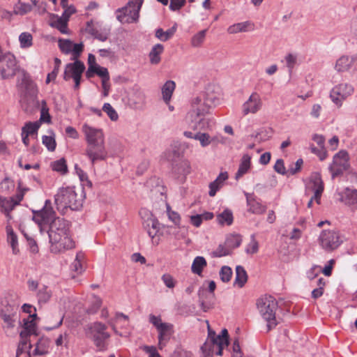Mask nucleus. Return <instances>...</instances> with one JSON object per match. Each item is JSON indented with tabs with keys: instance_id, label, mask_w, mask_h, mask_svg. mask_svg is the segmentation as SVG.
<instances>
[{
	"instance_id": "obj_10",
	"label": "nucleus",
	"mask_w": 357,
	"mask_h": 357,
	"mask_svg": "<svg viewBox=\"0 0 357 357\" xmlns=\"http://www.w3.org/2000/svg\"><path fill=\"white\" fill-rule=\"evenodd\" d=\"M0 73L3 79L13 77L17 70L15 56L10 53L0 54Z\"/></svg>"
},
{
	"instance_id": "obj_17",
	"label": "nucleus",
	"mask_w": 357,
	"mask_h": 357,
	"mask_svg": "<svg viewBox=\"0 0 357 357\" xmlns=\"http://www.w3.org/2000/svg\"><path fill=\"white\" fill-rule=\"evenodd\" d=\"M19 191L15 197H6L0 195V208L1 212L12 211L14 207L20 204L22 200L24 192L26 189H21L19 185Z\"/></svg>"
},
{
	"instance_id": "obj_13",
	"label": "nucleus",
	"mask_w": 357,
	"mask_h": 357,
	"mask_svg": "<svg viewBox=\"0 0 357 357\" xmlns=\"http://www.w3.org/2000/svg\"><path fill=\"white\" fill-rule=\"evenodd\" d=\"M85 70V66L83 62L76 60L74 63H68L63 74V79L69 80L73 78L75 81V89H79L82 75Z\"/></svg>"
},
{
	"instance_id": "obj_16",
	"label": "nucleus",
	"mask_w": 357,
	"mask_h": 357,
	"mask_svg": "<svg viewBox=\"0 0 357 357\" xmlns=\"http://www.w3.org/2000/svg\"><path fill=\"white\" fill-rule=\"evenodd\" d=\"M82 131L84 135L87 145L94 144L105 142V137L102 130L84 123Z\"/></svg>"
},
{
	"instance_id": "obj_25",
	"label": "nucleus",
	"mask_w": 357,
	"mask_h": 357,
	"mask_svg": "<svg viewBox=\"0 0 357 357\" xmlns=\"http://www.w3.org/2000/svg\"><path fill=\"white\" fill-rule=\"evenodd\" d=\"M251 168V156L249 154L243 155L238 171L235 174V179L238 180L247 174Z\"/></svg>"
},
{
	"instance_id": "obj_43",
	"label": "nucleus",
	"mask_w": 357,
	"mask_h": 357,
	"mask_svg": "<svg viewBox=\"0 0 357 357\" xmlns=\"http://www.w3.org/2000/svg\"><path fill=\"white\" fill-rule=\"evenodd\" d=\"M32 10V6L29 3L19 1L14 6L13 13L15 15H24Z\"/></svg>"
},
{
	"instance_id": "obj_35",
	"label": "nucleus",
	"mask_w": 357,
	"mask_h": 357,
	"mask_svg": "<svg viewBox=\"0 0 357 357\" xmlns=\"http://www.w3.org/2000/svg\"><path fill=\"white\" fill-rule=\"evenodd\" d=\"M207 263L204 257H196L192 264L191 271L193 273L201 275L203 269L206 266Z\"/></svg>"
},
{
	"instance_id": "obj_12",
	"label": "nucleus",
	"mask_w": 357,
	"mask_h": 357,
	"mask_svg": "<svg viewBox=\"0 0 357 357\" xmlns=\"http://www.w3.org/2000/svg\"><path fill=\"white\" fill-rule=\"evenodd\" d=\"M319 240L321 248L328 252L337 249L342 242L339 233L335 230L322 231Z\"/></svg>"
},
{
	"instance_id": "obj_28",
	"label": "nucleus",
	"mask_w": 357,
	"mask_h": 357,
	"mask_svg": "<svg viewBox=\"0 0 357 357\" xmlns=\"http://www.w3.org/2000/svg\"><path fill=\"white\" fill-rule=\"evenodd\" d=\"M254 29V24L250 21L238 22L229 26L227 32L229 34H236L242 32H247Z\"/></svg>"
},
{
	"instance_id": "obj_48",
	"label": "nucleus",
	"mask_w": 357,
	"mask_h": 357,
	"mask_svg": "<svg viewBox=\"0 0 357 357\" xmlns=\"http://www.w3.org/2000/svg\"><path fill=\"white\" fill-rule=\"evenodd\" d=\"M241 236L237 234L231 235L226 240V244L230 250L238 248L241 245Z\"/></svg>"
},
{
	"instance_id": "obj_46",
	"label": "nucleus",
	"mask_w": 357,
	"mask_h": 357,
	"mask_svg": "<svg viewBox=\"0 0 357 357\" xmlns=\"http://www.w3.org/2000/svg\"><path fill=\"white\" fill-rule=\"evenodd\" d=\"M207 30L204 29L195 34L191 39V45L194 47H198L204 41Z\"/></svg>"
},
{
	"instance_id": "obj_15",
	"label": "nucleus",
	"mask_w": 357,
	"mask_h": 357,
	"mask_svg": "<svg viewBox=\"0 0 357 357\" xmlns=\"http://www.w3.org/2000/svg\"><path fill=\"white\" fill-rule=\"evenodd\" d=\"M85 153L92 164L99 160H105L107 157L105 142L87 145Z\"/></svg>"
},
{
	"instance_id": "obj_55",
	"label": "nucleus",
	"mask_w": 357,
	"mask_h": 357,
	"mask_svg": "<svg viewBox=\"0 0 357 357\" xmlns=\"http://www.w3.org/2000/svg\"><path fill=\"white\" fill-rule=\"evenodd\" d=\"M232 275L231 268L227 266H224L220 271V277L223 282H227L230 280Z\"/></svg>"
},
{
	"instance_id": "obj_49",
	"label": "nucleus",
	"mask_w": 357,
	"mask_h": 357,
	"mask_svg": "<svg viewBox=\"0 0 357 357\" xmlns=\"http://www.w3.org/2000/svg\"><path fill=\"white\" fill-rule=\"evenodd\" d=\"M38 301L46 303L51 297V293L48 290L47 287L43 285L37 293Z\"/></svg>"
},
{
	"instance_id": "obj_50",
	"label": "nucleus",
	"mask_w": 357,
	"mask_h": 357,
	"mask_svg": "<svg viewBox=\"0 0 357 357\" xmlns=\"http://www.w3.org/2000/svg\"><path fill=\"white\" fill-rule=\"evenodd\" d=\"M51 167L52 169L59 172L61 174H65L67 172V165L66 160L63 158L59 159L52 163Z\"/></svg>"
},
{
	"instance_id": "obj_53",
	"label": "nucleus",
	"mask_w": 357,
	"mask_h": 357,
	"mask_svg": "<svg viewBox=\"0 0 357 357\" xmlns=\"http://www.w3.org/2000/svg\"><path fill=\"white\" fill-rule=\"evenodd\" d=\"M59 47L61 51L65 54H69L72 51L73 43L70 40L59 39Z\"/></svg>"
},
{
	"instance_id": "obj_14",
	"label": "nucleus",
	"mask_w": 357,
	"mask_h": 357,
	"mask_svg": "<svg viewBox=\"0 0 357 357\" xmlns=\"http://www.w3.org/2000/svg\"><path fill=\"white\" fill-rule=\"evenodd\" d=\"M139 215L142 219V224L144 229L147 231L149 236L153 238L159 231V222L153 216L152 213L146 208L141 209Z\"/></svg>"
},
{
	"instance_id": "obj_60",
	"label": "nucleus",
	"mask_w": 357,
	"mask_h": 357,
	"mask_svg": "<svg viewBox=\"0 0 357 357\" xmlns=\"http://www.w3.org/2000/svg\"><path fill=\"white\" fill-rule=\"evenodd\" d=\"M285 61L287 67L288 68L289 72L291 73L294 66L297 63V56L294 54H288L285 56Z\"/></svg>"
},
{
	"instance_id": "obj_63",
	"label": "nucleus",
	"mask_w": 357,
	"mask_h": 357,
	"mask_svg": "<svg viewBox=\"0 0 357 357\" xmlns=\"http://www.w3.org/2000/svg\"><path fill=\"white\" fill-rule=\"evenodd\" d=\"M218 341L222 343V345L225 347H228L229 344V336L228 331L227 329H222L221 333L219 335L216 334V337H215Z\"/></svg>"
},
{
	"instance_id": "obj_31",
	"label": "nucleus",
	"mask_w": 357,
	"mask_h": 357,
	"mask_svg": "<svg viewBox=\"0 0 357 357\" xmlns=\"http://www.w3.org/2000/svg\"><path fill=\"white\" fill-rule=\"evenodd\" d=\"M94 74L98 75L103 79H109V72L106 68L97 66L96 67H89L86 72V76L88 78L92 77Z\"/></svg>"
},
{
	"instance_id": "obj_42",
	"label": "nucleus",
	"mask_w": 357,
	"mask_h": 357,
	"mask_svg": "<svg viewBox=\"0 0 357 357\" xmlns=\"http://www.w3.org/2000/svg\"><path fill=\"white\" fill-rule=\"evenodd\" d=\"M176 32V27L173 26L167 31H163L162 29H158L155 31V37L161 41H167L171 38Z\"/></svg>"
},
{
	"instance_id": "obj_32",
	"label": "nucleus",
	"mask_w": 357,
	"mask_h": 357,
	"mask_svg": "<svg viewBox=\"0 0 357 357\" xmlns=\"http://www.w3.org/2000/svg\"><path fill=\"white\" fill-rule=\"evenodd\" d=\"M354 59V58H349L347 56H342L335 63V70L338 72H344L348 70L351 68Z\"/></svg>"
},
{
	"instance_id": "obj_37",
	"label": "nucleus",
	"mask_w": 357,
	"mask_h": 357,
	"mask_svg": "<svg viewBox=\"0 0 357 357\" xmlns=\"http://www.w3.org/2000/svg\"><path fill=\"white\" fill-rule=\"evenodd\" d=\"M175 82L169 80L165 83L162 88V98L166 103H168L172 98L173 91L175 89Z\"/></svg>"
},
{
	"instance_id": "obj_56",
	"label": "nucleus",
	"mask_w": 357,
	"mask_h": 357,
	"mask_svg": "<svg viewBox=\"0 0 357 357\" xmlns=\"http://www.w3.org/2000/svg\"><path fill=\"white\" fill-rule=\"evenodd\" d=\"M167 213L169 219L172 222H173L176 226L179 227L180 223H181L180 215L177 212L172 211L171 208L169 205L167 206Z\"/></svg>"
},
{
	"instance_id": "obj_36",
	"label": "nucleus",
	"mask_w": 357,
	"mask_h": 357,
	"mask_svg": "<svg viewBox=\"0 0 357 357\" xmlns=\"http://www.w3.org/2000/svg\"><path fill=\"white\" fill-rule=\"evenodd\" d=\"M0 317L3 321L2 328L6 332L15 326V323L17 320V314H0Z\"/></svg>"
},
{
	"instance_id": "obj_64",
	"label": "nucleus",
	"mask_w": 357,
	"mask_h": 357,
	"mask_svg": "<svg viewBox=\"0 0 357 357\" xmlns=\"http://www.w3.org/2000/svg\"><path fill=\"white\" fill-rule=\"evenodd\" d=\"M311 152L316 154L321 160H324L327 157V152L325 148L314 147L313 145L310 146Z\"/></svg>"
},
{
	"instance_id": "obj_62",
	"label": "nucleus",
	"mask_w": 357,
	"mask_h": 357,
	"mask_svg": "<svg viewBox=\"0 0 357 357\" xmlns=\"http://www.w3.org/2000/svg\"><path fill=\"white\" fill-rule=\"evenodd\" d=\"M303 164V160L301 158H299L296 160L294 164H292L289 166L288 169V173L291 175H294L299 172L301 169L302 165Z\"/></svg>"
},
{
	"instance_id": "obj_19",
	"label": "nucleus",
	"mask_w": 357,
	"mask_h": 357,
	"mask_svg": "<svg viewBox=\"0 0 357 357\" xmlns=\"http://www.w3.org/2000/svg\"><path fill=\"white\" fill-rule=\"evenodd\" d=\"M128 101L131 107L136 109H142L146 104L144 91L138 86L132 89L129 94Z\"/></svg>"
},
{
	"instance_id": "obj_18",
	"label": "nucleus",
	"mask_w": 357,
	"mask_h": 357,
	"mask_svg": "<svg viewBox=\"0 0 357 357\" xmlns=\"http://www.w3.org/2000/svg\"><path fill=\"white\" fill-rule=\"evenodd\" d=\"M262 101L259 94L253 92L242 105V112L243 115H248L250 113L255 114L261 109Z\"/></svg>"
},
{
	"instance_id": "obj_61",
	"label": "nucleus",
	"mask_w": 357,
	"mask_h": 357,
	"mask_svg": "<svg viewBox=\"0 0 357 357\" xmlns=\"http://www.w3.org/2000/svg\"><path fill=\"white\" fill-rule=\"evenodd\" d=\"M161 280L164 282L165 286L169 289H173L176 286V281L169 273L163 274L161 277Z\"/></svg>"
},
{
	"instance_id": "obj_44",
	"label": "nucleus",
	"mask_w": 357,
	"mask_h": 357,
	"mask_svg": "<svg viewBox=\"0 0 357 357\" xmlns=\"http://www.w3.org/2000/svg\"><path fill=\"white\" fill-rule=\"evenodd\" d=\"M19 41L22 48H29L33 45V36L29 32H23L19 36Z\"/></svg>"
},
{
	"instance_id": "obj_22",
	"label": "nucleus",
	"mask_w": 357,
	"mask_h": 357,
	"mask_svg": "<svg viewBox=\"0 0 357 357\" xmlns=\"http://www.w3.org/2000/svg\"><path fill=\"white\" fill-rule=\"evenodd\" d=\"M173 326L171 324H164L162 326L158 329V347L160 349H162L166 343L170 339L173 331Z\"/></svg>"
},
{
	"instance_id": "obj_27",
	"label": "nucleus",
	"mask_w": 357,
	"mask_h": 357,
	"mask_svg": "<svg viewBox=\"0 0 357 357\" xmlns=\"http://www.w3.org/2000/svg\"><path fill=\"white\" fill-rule=\"evenodd\" d=\"M6 231L7 236V243L12 248L13 255H17L20 252L18 248V239L17 234L14 232L10 225L8 224L6 227Z\"/></svg>"
},
{
	"instance_id": "obj_57",
	"label": "nucleus",
	"mask_w": 357,
	"mask_h": 357,
	"mask_svg": "<svg viewBox=\"0 0 357 357\" xmlns=\"http://www.w3.org/2000/svg\"><path fill=\"white\" fill-rule=\"evenodd\" d=\"M102 110L107 114L112 121H114L118 119L119 116L117 112L109 103H105L102 107Z\"/></svg>"
},
{
	"instance_id": "obj_54",
	"label": "nucleus",
	"mask_w": 357,
	"mask_h": 357,
	"mask_svg": "<svg viewBox=\"0 0 357 357\" xmlns=\"http://www.w3.org/2000/svg\"><path fill=\"white\" fill-rule=\"evenodd\" d=\"M43 144L47 147L48 151H54L56 149V141L54 136H43Z\"/></svg>"
},
{
	"instance_id": "obj_30",
	"label": "nucleus",
	"mask_w": 357,
	"mask_h": 357,
	"mask_svg": "<svg viewBox=\"0 0 357 357\" xmlns=\"http://www.w3.org/2000/svg\"><path fill=\"white\" fill-rule=\"evenodd\" d=\"M20 341L17 349V356H20L24 351H27L28 356H30V349L32 345L29 337L25 336L24 332H20Z\"/></svg>"
},
{
	"instance_id": "obj_21",
	"label": "nucleus",
	"mask_w": 357,
	"mask_h": 357,
	"mask_svg": "<svg viewBox=\"0 0 357 357\" xmlns=\"http://www.w3.org/2000/svg\"><path fill=\"white\" fill-rule=\"evenodd\" d=\"M17 296L13 294V300L4 297L1 301L0 314H17L19 304L16 301Z\"/></svg>"
},
{
	"instance_id": "obj_33",
	"label": "nucleus",
	"mask_w": 357,
	"mask_h": 357,
	"mask_svg": "<svg viewBox=\"0 0 357 357\" xmlns=\"http://www.w3.org/2000/svg\"><path fill=\"white\" fill-rule=\"evenodd\" d=\"M35 317H36V314L31 316V319L29 317L27 319L23 320V330L21 332H24L26 337H29L32 334L38 335L36 333V325L33 319Z\"/></svg>"
},
{
	"instance_id": "obj_9",
	"label": "nucleus",
	"mask_w": 357,
	"mask_h": 357,
	"mask_svg": "<svg viewBox=\"0 0 357 357\" xmlns=\"http://www.w3.org/2000/svg\"><path fill=\"white\" fill-rule=\"evenodd\" d=\"M349 167V153L344 150L340 151L334 155L333 162L329 166L332 178L342 175Z\"/></svg>"
},
{
	"instance_id": "obj_34",
	"label": "nucleus",
	"mask_w": 357,
	"mask_h": 357,
	"mask_svg": "<svg viewBox=\"0 0 357 357\" xmlns=\"http://www.w3.org/2000/svg\"><path fill=\"white\" fill-rule=\"evenodd\" d=\"M50 340L47 337H41L38 340L33 351L35 355L43 356L48 353Z\"/></svg>"
},
{
	"instance_id": "obj_11",
	"label": "nucleus",
	"mask_w": 357,
	"mask_h": 357,
	"mask_svg": "<svg viewBox=\"0 0 357 357\" xmlns=\"http://www.w3.org/2000/svg\"><path fill=\"white\" fill-rule=\"evenodd\" d=\"M307 190L314 192V195L310 199L307 203V207L311 208L314 200L319 204L321 197L324 191V183L322 181L321 175L314 172L312 174L310 178V181L307 185Z\"/></svg>"
},
{
	"instance_id": "obj_51",
	"label": "nucleus",
	"mask_w": 357,
	"mask_h": 357,
	"mask_svg": "<svg viewBox=\"0 0 357 357\" xmlns=\"http://www.w3.org/2000/svg\"><path fill=\"white\" fill-rule=\"evenodd\" d=\"M39 128V124L37 122H29L26 123L22 129V132L28 134L29 135H34L37 132Z\"/></svg>"
},
{
	"instance_id": "obj_20",
	"label": "nucleus",
	"mask_w": 357,
	"mask_h": 357,
	"mask_svg": "<svg viewBox=\"0 0 357 357\" xmlns=\"http://www.w3.org/2000/svg\"><path fill=\"white\" fill-rule=\"evenodd\" d=\"M86 31L95 38L102 42L107 39L109 33L108 29L102 28V26L98 22L93 23V21L87 22Z\"/></svg>"
},
{
	"instance_id": "obj_5",
	"label": "nucleus",
	"mask_w": 357,
	"mask_h": 357,
	"mask_svg": "<svg viewBox=\"0 0 357 357\" xmlns=\"http://www.w3.org/2000/svg\"><path fill=\"white\" fill-rule=\"evenodd\" d=\"M257 307L260 315L267 322L268 331L271 330L277 325V301L271 296H265L257 300Z\"/></svg>"
},
{
	"instance_id": "obj_1",
	"label": "nucleus",
	"mask_w": 357,
	"mask_h": 357,
	"mask_svg": "<svg viewBox=\"0 0 357 357\" xmlns=\"http://www.w3.org/2000/svg\"><path fill=\"white\" fill-rule=\"evenodd\" d=\"M33 220L38 225L40 232H47L51 252L59 254L75 247L70 234L69 222L56 216L50 200L45 201L41 210L33 211Z\"/></svg>"
},
{
	"instance_id": "obj_2",
	"label": "nucleus",
	"mask_w": 357,
	"mask_h": 357,
	"mask_svg": "<svg viewBox=\"0 0 357 357\" xmlns=\"http://www.w3.org/2000/svg\"><path fill=\"white\" fill-rule=\"evenodd\" d=\"M219 100L213 87L192 98L191 108L186 115V121L193 130H205L211 122L208 117L211 108Z\"/></svg>"
},
{
	"instance_id": "obj_4",
	"label": "nucleus",
	"mask_w": 357,
	"mask_h": 357,
	"mask_svg": "<svg viewBox=\"0 0 357 357\" xmlns=\"http://www.w3.org/2000/svg\"><path fill=\"white\" fill-rule=\"evenodd\" d=\"M107 328V326L100 321L89 324L84 327L86 337L93 342L98 351L107 349V340L110 334L106 331Z\"/></svg>"
},
{
	"instance_id": "obj_52",
	"label": "nucleus",
	"mask_w": 357,
	"mask_h": 357,
	"mask_svg": "<svg viewBox=\"0 0 357 357\" xmlns=\"http://www.w3.org/2000/svg\"><path fill=\"white\" fill-rule=\"evenodd\" d=\"M230 254L231 250L229 248L222 244L219 245L216 250L212 252L213 256L215 257H221Z\"/></svg>"
},
{
	"instance_id": "obj_39",
	"label": "nucleus",
	"mask_w": 357,
	"mask_h": 357,
	"mask_svg": "<svg viewBox=\"0 0 357 357\" xmlns=\"http://www.w3.org/2000/svg\"><path fill=\"white\" fill-rule=\"evenodd\" d=\"M15 189L14 181L8 177H6L0 183V195H6L13 192Z\"/></svg>"
},
{
	"instance_id": "obj_26",
	"label": "nucleus",
	"mask_w": 357,
	"mask_h": 357,
	"mask_svg": "<svg viewBox=\"0 0 357 357\" xmlns=\"http://www.w3.org/2000/svg\"><path fill=\"white\" fill-rule=\"evenodd\" d=\"M228 179L227 172H221L215 181L209 184L208 195L210 197H214L216 192L223 186L224 183Z\"/></svg>"
},
{
	"instance_id": "obj_7",
	"label": "nucleus",
	"mask_w": 357,
	"mask_h": 357,
	"mask_svg": "<svg viewBox=\"0 0 357 357\" xmlns=\"http://www.w3.org/2000/svg\"><path fill=\"white\" fill-rule=\"evenodd\" d=\"M143 0H129L127 5L117 10V20L121 23H133L137 21Z\"/></svg>"
},
{
	"instance_id": "obj_59",
	"label": "nucleus",
	"mask_w": 357,
	"mask_h": 357,
	"mask_svg": "<svg viewBox=\"0 0 357 357\" xmlns=\"http://www.w3.org/2000/svg\"><path fill=\"white\" fill-rule=\"evenodd\" d=\"M194 139L199 141L204 147L211 144L210 135L207 133L197 132L195 134Z\"/></svg>"
},
{
	"instance_id": "obj_6",
	"label": "nucleus",
	"mask_w": 357,
	"mask_h": 357,
	"mask_svg": "<svg viewBox=\"0 0 357 357\" xmlns=\"http://www.w3.org/2000/svg\"><path fill=\"white\" fill-rule=\"evenodd\" d=\"M354 93V87L352 84L347 82H341L331 89L329 98L332 102L338 108L341 107L344 100L351 97Z\"/></svg>"
},
{
	"instance_id": "obj_58",
	"label": "nucleus",
	"mask_w": 357,
	"mask_h": 357,
	"mask_svg": "<svg viewBox=\"0 0 357 357\" xmlns=\"http://www.w3.org/2000/svg\"><path fill=\"white\" fill-rule=\"evenodd\" d=\"M259 250V243L255 239V236H251V241L250 243L248 245L245 252L248 254L253 255L258 252Z\"/></svg>"
},
{
	"instance_id": "obj_23",
	"label": "nucleus",
	"mask_w": 357,
	"mask_h": 357,
	"mask_svg": "<svg viewBox=\"0 0 357 357\" xmlns=\"http://www.w3.org/2000/svg\"><path fill=\"white\" fill-rule=\"evenodd\" d=\"M68 21L61 16L53 14L51 16L50 26L58 29L63 34H69Z\"/></svg>"
},
{
	"instance_id": "obj_3",
	"label": "nucleus",
	"mask_w": 357,
	"mask_h": 357,
	"mask_svg": "<svg viewBox=\"0 0 357 357\" xmlns=\"http://www.w3.org/2000/svg\"><path fill=\"white\" fill-rule=\"evenodd\" d=\"M84 198V189L81 187L61 188L54 195V203L57 210L65 213L68 208L73 211L81 208Z\"/></svg>"
},
{
	"instance_id": "obj_8",
	"label": "nucleus",
	"mask_w": 357,
	"mask_h": 357,
	"mask_svg": "<svg viewBox=\"0 0 357 357\" xmlns=\"http://www.w3.org/2000/svg\"><path fill=\"white\" fill-rule=\"evenodd\" d=\"M208 328V337L201 347L203 357H213L214 354L218 356L222 355V350L225 348L222 345V343L218 341L216 337V333L213 331L209 325L208 321H206Z\"/></svg>"
},
{
	"instance_id": "obj_38",
	"label": "nucleus",
	"mask_w": 357,
	"mask_h": 357,
	"mask_svg": "<svg viewBox=\"0 0 357 357\" xmlns=\"http://www.w3.org/2000/svg\"><path fill=\"white\" fill-rule=\"evenodd\" d=\"M248 280V275L243 267L237 266L236 268V278L234 284L240 288L243 287Z\"/></svg>"
},
{
	"instance_id": "obj_29",
	"label": "nucleus",
	"mask_w": 357,
	"mask_h": 357,
	"mask_svg": "<svg viewBox=\"0 0 357 357\" xmlns=\"http://www.w3.org/2000/svg\"><path fill=\"white\" fill-rule=\"evenodd\" d=\"M341 201L347 205H355L357 204V190L347 188L341 196Z\"/></svg>"
},
{
	"instance_id": "obj_40",
	"label": "nucleus",
	"mask_w": 357,
	"mask_h": 357,
	"mask_svg": "<svg viewBox=\"0 0 357 357\" xmlns=\"http://www.w3.org/2000/svg\"><path fill=\"white\" fill-rule=\"evenodd\" d=\"M163 50L164 47L161 44H156L152 47L149 53L150 62L152 64H158L160 61V54Z\"/></svg>"
},
{
	"instance_id": "obj_45",
	"label": "nucleus",
	"mask_w": 357,
	"mask_h": 357,
	"mask_svg": "<svg viewBox=\"0 0 357 357\" xmlns=\"http://www.w3.org/2000/svg\"><path fill=\"white\" fill-rule=\"evenodd\" d=\"M191 167L190 162L187 160H183L179 162L174 168V171L176 174L186 176L190 173Z\"/></svg>"
},
{
	"instance_id": "obj_47",
	"label": "nucleus",
	"mask_w": 357,
	"mask_h": 357,
	"mask_svg": "<svg viewBox=\"0 0 357 357\" xmlns=\"http://www.w3.org/2000/svg\"><path fill=\"white\" fill-rule=\"evenodd\" d=\"M84 259V255L82 252H78L76 255L75 259L72 264V270L76 272L77 274H80L83 271L82 265V261Z\"/></svg>"
},
{
	"instance_id": "obj_24",
	"label": "nucleus",
	"mask_w": 357,
	"mask_h": 357,
	"mask_svg": "<svg viewBox=\"0 0 357 357\" xmlns=\"http://www.w3.org/2000/svg\"><path fill=\"white\" fill-rule=\"evenodd\" d=\"M248 211L255 214H262L266 211V206L257 202L252 194L245 193Z\"/></svg>"
},
{
	"instance_id": "obj_41",
	"label": "nucleus",
	"mask_w": 357,
	"mask_h": 357,
	"mask_svg": "<svg viewBox=\"0 0 357 357\" xmlns=\"http://www.w3.org/2000/svg\"><path fill=\"white\" fill-rule=\"evenodd\" d=\"M217 221L220 225H230L233 222V213L231 210L225 209L217 215Z\"/></svg>"
}]
</instances>
